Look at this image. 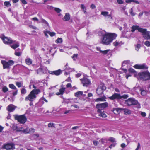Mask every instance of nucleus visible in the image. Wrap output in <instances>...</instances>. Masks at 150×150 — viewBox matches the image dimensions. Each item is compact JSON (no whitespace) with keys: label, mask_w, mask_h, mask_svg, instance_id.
I'll return each mask as SVG.
<instances>
[{"label":"nucleus","mask_w":150,"mask_h":150,"mask_svg":"<svg viewBox=\"0 0 150 150\" xmlns=\"http://www.w3.org/2000/svg\"><path fill=\"white\" fill-rule=\"evenodd\" d=\"M117 36V35L114 33H106L103 35L101 43L104 45H108L112 42Z\"/></svg>","instance_id":"1"},{"label":"nucleus","mask_w":150,"mask_h":150,"mask_svg":"<svg viewBox=\"0 0 150 150\" xmlns=\"http://www.w3.org/2000/svg\"><path fill=\"white\" fill-rule=\"evenodd\" d=\"M125 102L128 106L136 105L138 108H141L140 105L138 101L132 98H130L127 100H125Z\"/></svg>","instance_id":"2"},{"label":"nucleus","mask_w":150,"mask_h":150,"mask_svg":"<svg viewBox=\"0 0 150 150\" xmlns=\"http://www.w3.org/2000/svg\"><path fill=\"white\" fill-rule=\"evenodd\" d=\"M138 76L139 78L144 81L150 80V73L146 71L138 73Z\"/></svg>","instance_id":"3"},{"label":"nucleus","mask_w":150,"mask_h":150,"mask_svg":"<svg viewBox=\"0 0 150 150\" xmlns=\"http://www.w3.org/2000/svg\"><path fill=\"white\" fill-rule=\"evenodd\" d=\"M108 103L107 102L101 103H98L96 105V108L97 109V112H100L101 111L103 110L105 108L108 107Z\"/></svg>","instance_id":"4"},{"label":"nucleus","mask_w":150,"mask_h":150,"mask_svg":"<svg viewBox=\"0 0 150 150\" xmlns=\"http://www.w3.org/2000/svg\"><path fill=\"white\" fill-rule=\"evenodd\" d=\"M106 87L104 83L101 82L96 90V93L98 96L102 95L104 91L106 89Z\"/></svg>","instance_id":"5"},{"label":"nucleus","mask_w":150,"mask_h":150,"mask_svg":"<svg viewBox=\"0 0 150 150\" xmlns=\"http://www.w3.org/2000/svg\"><path fill=\"white\" fill-rule=\"evenodd\" d=\"M1 63L3 65L4 69H10V66L14 64V62L12 60H9L8 61L5 60H1Z\"/></svg>","instance_id":"6"},{"label":"nucleus","mask_w":150,"mask_h":150,"mask_svg":"<svg viewBox=\"0 0 150 150\" xmlns=\"http://www.w3.org/2000/svg\"><path fill=\"white\" fill-rule=\"evenodd\" d=\"M15 119L17 120L21 123L24 124L27 121V118L24 115H14Z\"/></svg>","instance_id":"7"},{"label":"nucleus","mask_w":150,"mask_h":150,"mask_svg":"<svg viewBox=\"0 0 150 150\" xmlns=\"http://www.w3.org/2000/svg\"><path fill=\"white\" fill-rule=\"evenodd\" d=\"M2 148L6 150H13L15 149V144L13 143H8L4 144Z\"/></svg>","instance_id":"8"},{"label":"nucleus","mask_w":150,"mask_h":150,"mask_svg":"<svg viewBox=\"0 0 150 150\" xmlns=\"http://www.w3.org/2000/svg\"><path fill=\"white\" fill-rule=\"evenodd\" d=\"M0 38L5 44H10L13 42V40L10 38L5 37L4 35H1Z\"/></svg>","instance_id":"9"},{"label":"nucleus","mask_w":150,"mask_h":150,"mask_svg":"<svg viewBox=\"0 0 150 150\" xmlns=\"http://www.w3.org/2000/svg\"><path fill=\"white\" fill-rule=\"evenodd\" d=\"M142 33L143 37L146 40H150V31H147L146 29H143L141 32Z\"/></svg>","instance_id":"10"},{"label":"nucleus","mask_w":150,"mask_h":150,"mask_svg":"<svg viewBox=\"0 0 150 150\" xmlns=\"http://www.w3.org/2000/svg\"><path fill=\"white\" fill-rule=\"evenodd\" d=\"M36 97V96L34 95L31 91L30 94L25 98V100L26 101L29 100L31 102L33 101V100Z\"/></svg>","instance_id":"11"},{"label":"nucleus","mask_w":150,"mask_h":150,"mask_svg":"<svg viewBox=\"0 0 150 150\" xmlns=\"http://www.w3.org/2000/svg\"><path fill=\"white\" fill-rule=\"evenodd\" d=\"M80 80L81 81L83 86H87L90 84V81L86 77H83L82 79H80Z\"/></svg>","instance_id":"12"},{"label":"nucleus","mask_w":150,"mask_h":150,"mask_svg":"<svg viewBox=\"0 0 150 150\" xmlns=\"http://www.w3.org/2000/svg\"><path fill=\"white\" fill-rule=\"evenodd\" d=\"M96 48L98 51L100 52L101 53L104 55L108 54V55H112V54H111V50H100V48L99 47H97Z\"/></svg>","instance_id":"13"},{"label":"nucleus","mask_w":150,"mask_h":150,"mask_svg":"<svg viewBox=\"0 0 150 150\" xmlns=\"http://www.w3.org/2000/svg\"><path fill=\"white\" fill-rule=\"evenodd\" d=\"M134 67L137 69H147L148 68V67L145 65V64L142 65L135 64L134 66Z\"/></svg>","instance_id":"14"},{"label":"nucleus","mask_w":150,"mask_h":150,"mask_svg":"<svg viewBox=\"0 0 150 150\" xmlns=\"http://www.w3.org/2000/svg\"><path fill=\"white\" fill-rule=\"evenodd\" d=\"M120 94L116 93H114L112 96L108 97V98L112 100L115 99H120Z\"/></svg>","instance_id":"15"},{"label":"nucleus","mask_w":150,"mask_h":150,"mask_svg":"<svg viewBox=\"0 0 150 150\" xmlns=\"http://www.w3.org/2000/svg\"><path fill=\"white\" fill-rule=\"evenodd\" d=\"M11 45H10L11 47L14 49H15L18 48L19 46V43L17 41L15 40H13V42L11 43Z\"/></svg>","instance_id":"16"},{"label":"nucleus","mask_w":150,"mask_h":150,"mask_svg":"<svg viewBox=\"0 0 150 150\" xmlns=\"http://www.w3.org/2000/svg\"><path fill=\"white\" fill-rule=\"evenodd\" d=\"M131 28L132 29L131 31L132 32H134L136 30H137L139 32H142V30H143V29L139 27L138 26L134 25H133Z\"/></svg>","instance_id":"17"},{"label":"nucleus","mask_w":150,"mask_h":150,"mask_svg":"<svg viewBox=\"0 0 150 150\" xmlns=\"http://www.w3.org/2000/svg\"><path fill=\"white\" fill-rule=\"evenodd\" d=\"M17 107L13 104H10L7 108V110L10 112H12L15 110Z\"/></svg>","instance_id":"18"},{"label":"nucleus","mask_w":150,"mask_h":150,"mask_svg":"<svg viewBox=\"0 0 150 150\" xmlns=\"http://www.w3.org/2000/svg\"><path fill=\"white\" fill-rule=\"evenodd\" d=\"M64 86L62 85L61 86V88L59 89V92H57L56 93V94L57 95H63L65 91V88L63 87Z\"/></svg>","instance_id":"19"},{"label":"nucleus","mask_w":150,"mask_h":150,"mask_svg":"<svg viewBox=\"0 0 150 150\" xmlns=\"http://www.w3.org/2000/svg\"><path fill=\"white\" fill-rule=\"evenodd\" d=\"M97 113L98 114V116H99L102 117L103 118H105L107 117L105 112L104 111H101L100 112Z\"/></svg>","instance_id":"20"},{"label":"nucleus","mask_w":150,"mask_h":150,"mask_svg":"<svg viewBox=\"0 0 150 150\" xmlns=\"http://www.w3.org/2000/svg\"><path fill=\"white\" fill-rule=\"evenodd\" d=\"M62 72V71L60 69H59L58 70L53 71L51 74L52 75L58 76L60 75Z\"/></svg>","instance_id":"21"},{"label":"nucleus","mask_w":150,"mask_h":150,"mask_svg":"<svg viewBox=\"0 0 150 150\" xmlns=\"http://www.w3.org/2000/svg\"><path fill=\"white\" fill-rule=\"evenodd\" d=\"M70 19V15L69 13H65L64 17L62 18L63 21H68Z\"/></svg>","instance_id":"22"},{"label":"nucleus","mask_w":150,"mask_h":150,"mask_svg":"<svg viewBox=\"0 0 150 150\" xmlns=\"http://www.w3.org/2000/svg\"><path fill=\"white\" fill-rule=\"evenodd\" d=\"M106 98L105 96H104L102 97L98 98L95 100L96 102H98L100 101H106Z\"/></svg>","instance_id":"23"},{"label":"nucleus","mask_w":150,"mask_h":150,"mask_svg":"<svg viewBox=\"0 0 150 150\" xmlns=\"http://www.w3.org/2000/svg\"><path fill=\"white\" fill-rule=\"evenodd\" d=\"M31 91L34 95L36 96V95H38L41 92L39 89H33Z\"/></svg>","instance_id":"24"},{"label":"nucleus","mask_w":150,"mask_h":150,"mask_svg":"<svg viewBox=\"0 0 150 150\" xmlns=\"http://www.w3.org/2000/svg\"><path fill=\"white\" fill-rule=\"evenodd\" d=\"M113 44L115 46H121L122 43L121 41L116 40Z\"/></svg>","instance_id":"25"},{"label":"nucleus","mask_w":150,"mask_h":150,"mask_svg":"<svg viewBox=\"0 0 150 150\" xmlns=\"http://www.w3.org/2000/svg\"><path fill=\"white\" fill-rule=\"evenodd\" d=\"M25 62L27 64L30 65L32 63V60L29 58H27L25 59Z\"/></svg>","instance_id":"26"},{"label":"nucleus","mask_w":150,"mask_h":150,"mask_svg":"<svg viewBox=\"0 0 150 150\" xmlns=\"http://www.w3.org/2000/svg\"><path fill=\"white\" fill-rule=\"evenodd\" d=\"M83 92L81 91H79L75 93V96L76 97L81 96L83 94Z\"/></svg>","instance_id":"27"},{"label":"nucleus","mask_w":150,"mask_h":150,"mask_svg":"<svg viewBox=\"0 0 150 150\" xmlns=\"http://www.w3.org/2000/svg\"><path fill=\"white\" fill-rule=\"evenodd\" d=\"M125 114H129L131 113V110L127 109H123Z\"/></svg>","instance_id":"28"},{"label":"nucleus","mask_w":150,"mask_h":150,"mask_svg":"<svg viewBox=\"0 0 150 150\" xmlns=\"http://www.w3.org/2000/svg\"><path fill=\"white\" fill-rule=\"evenodd\" d=\"M38 74H41L43 73V69L42 67H40L37 70Z\"/></svg>","instance_id":"29"},{"label":"nucleus","mask_w":150,"mask_h":150,"mask_svg":"<svg viewBox=\"0 0 150 150\" xmlns=\"http://www.w3.org/2000/svg\"><path fill=\"white\" fill-rule=\"evenodd\" d=\"M126 2L127 3H131L132 2H133L137 4L139 3L138 1L136 0H127L126 1Z\"/></svg>","instance_id":"30"},{"label":"nucleus","mask_w":150,"mask_h":150,"mask_svg":"<svg viewBox=\"0 0 150 150\" xmlns=\"http://www.w3.org/2000/svg\"><path fill=\"white\" fill-rule=\"evenodd\" d=\"M141 91V94L142 96H145L146 94V91L143 89L141 88L140 89Z\"/></svg>","instance_id":"31"},{"label":"nucleus","mask_w":150,"mask_h":150,"mask_svg":"<svg viewBox=\"0 0 150 150\" xmlns=\"http://www.w3.org/2000/svg\"><path fill=\"white\" fill-rule=\"evenodd\" d=\"M109 12L106 11H102L101 12V15L104 16H107L108 15Z\"/></svg>","instance_id":"32"},{"label":"nucleus","mask_w":150,"mask_h":150,"mask_svg":"<svg viewBox=\"0 0 150 150\" xmlns=\"http://www.w3.org/2000/svg\"><path fill=\"white\" fill-rule=\"evenodd\" d=\"M135 49L137 51H138L140 48L141 45L140 44H137L135 45Z\"/></svg>","instance_id":"33"},{"label":"nucleus","mask_w":150,"mask_h":150,"mask_svg":"<svg viewBox=\"0 0 150 150\" xmlns=\"http://www.w3.org/2000/svg\"><path fill=\"white\" fill-rule=\"evenodd\" d=\"M128 97V95L127 94H124L122 96H121L120 95V99H121L122 98L125 99H127Z\"/></svg>","instance_id":"34"},{"label":"nucleus","mask_w":150,"mask_h":150,"mask_svg":"<svg viewBox=\"0 0 150 150\" xmlns=\"http://www.w3.org/2000/svg\"><path fill=\"white\" fill-rule=\"evenodd\" d=\"M62 42V39L61 38H58L55 41V42L57 43H61Z\"/></svg>","instance_id":"35"},{"label":"nucleus","mask_w":150,"mask_h":150,"mask_svg":"<svg viewBox=\"0 0 150 150\" xmlns=\"http://www.w3.org/2000/svg\"><path fill=\"white\" fill-rule=\"evenodd\" d=\"M4 4L5 6L7 7L11 6V4L9 1H5L4 3Z\"/></svg>","instance_id":"36"},{"label":"nucleus","mask_w":150,"mask_h":150,"mask_svg":"<svg viewBox=\"0 0 150 150\" xmlns=\"http://www.w3.org/2000/svg\"><path fill=\"white\" fill-rule=\"evenodd\" d=\"M48 126L49 127H53L54 128H55L54 124L53 123H49L48 124Z\"/></svg>","instance_id":"37"},{"label":"nucleus","mask_w":150,"mask_h":150,"mask_svg":"<svg viewBox=\"0 0 150 150\" xmlns=\"http://www.w3.org/2000/svg\"><path fill=\"white\" fill-rule=\"evenodd\" d=\"M35 131V130L34 128H31L29 129L28 132L32 134L34 133Z\"/></svg>","instance_id":"38"},{"label":"nucleus","mask_w":150,"mask_h":150,"mask_svg":"<svg viewBox=\"0 0 150 150\" xmlns=\"http://www.w3.org/2000/svg\"><path fill=\"white\" fill-rule=\"evenodd\" d=\"M9 86L11 89L15 90H16L17 89L16 87L13 84H10L9 85Z\"/></svg>","instance_id":"39"},{"label":"nucleus","mask_w":150,"mask_h":150,"mask_svg":"<svg viewBox=\"0 0 150 150\" xmlns=\"http://www.w3.org/2000/svg\"><path fill=\"white\" fill-rule=\"evenodd\" d=\"M108 140L111 142H114L115 141V139L112 137H110L108 139Z\"/></svg>","instance_id":"40"},{"label":"nucleus","mask_w":150,"mask_h":150,"mask_svg":"<svg viewBox=\"0 0 150 150\" xmlns=\"http://www.w3.org/2000/svg\"><path fill=\"white\" fill-rule=\"evenodd\" d=\"M21 94H25L26 93V90L25 89L23 88L21 89Z\"/></svg>","instance_id":"41"},{"label":"nucleus","mask_w":150,"mask_h":150,"mask_svg":"<svg viewBox=\"0 0 150 150\" xmlns=\"http://www.w3.org/2000/svg\"><path fill=\"white\" fill-rule=\"evenodd\" d=\"M2 91L4 93H6L8 91V89L6 86H4L2 88Z\"/></svg>","instance_id":"42"},{"label":"nucleus","mask_w":150,"mask_h":150,"mask_svg":"<svg viewBox=\"0 0 150 150\" xmlns=\"http://www.w3.org/2000/svg\"><path fill=\"white\" fill-rule=\"evenodd\" d=\"M133 8H132L130 10L129 13L132 16H134L136 14V13L133 12Z\"/></svg>","instance_id":"43"},{"label":"nucleus","mask_w":150,"mask_h":150,"mask_svg":"<svg viewBox=\"0 0 150 150\" xmlns=\"http://www.w3.org/2000/svg\"><path fill=\"white\" fill-rule=\"evenodd\" d=\"M128 71L131 73H134L136 72L135 70L132 68H130L128 69Z\"/></svg>","instance_id":"44"},{"label":"nucleus","mask_w":150,"mask_h":150,"mask_svg":"<svg viewBox=\"0 0 150 150\" xmlns=\"http://www.w3.org/2000/svg\"><path fill=\"white\" fill-rule=\"evenodd\" d=\"M47 33L51 36H53L55 35V33L54 32H50V31H48Z\"/></svg>","instance_id":"45"},{"label":"nucleus","mask_w":150,"mask_h":150,"mask_svg":"<svg viewBox=\"0 0 150 150\" xmlns=\"http://www.w3.org/2000/svg\"><path fill=\"white\" fill-rule=\"evenodd\" d=\"M16 84L18 88L21 87L22 86L21 83L18 82H16Z\"/></svg>","instance_id":"46"},{"label":"nucleus","mask_w":150,"mask_h":150,"mask_svg":"<svg viewBox=\"0 0 150 150\" xmlns=\"http://www.w3.org/2000/svg\"><path fill=\"white\" fill-rule=\"evenodd\" d=\"M144 44L147 47H150V42L146 41L145 42Z\"/></svg>","instance_id":"47"},{"label":"nucleus","mask_w":150,"mask_h":150,"mask_svg":"<svg viewBox=\"0 0 150 150\" xmlns=\"http://www.w3.org/2000/svg\"><path fill=\"white\" fill-rule=\"evenodd\" d=\"M123 110L122 108H116L114 109V110L118 112H120L121 110Z\"/></svg>","instance_id":"48"},{"label":"nucleus","mask_w":150,"mask_h":150,"mask_svg":"<svg viewBox=\"0 0 150 150\" xmlns=\"http://www.w3.org/2000/svg\"><path fill=\"white\" fill-rule=\"evenodd\" d=\"M21 52H15V54L17 56H20L21 55Z\"/></svg>","instance_id":"49"},{"label":"nucleus","mask_w":150,"mask_h":150,"mask_svg":"<svg viewBox=\"0 0 150 150\" xmlns=\"http://www.w3.org/2000/svg\"><path fill=\"white\" fill-rule=\"evenodd\" d=\"M117 144L116 143H113V144H111L109 146V147L110 148V149H111L113 147H114L115 146L116 144Z\"/></svg>","instance_id":"50"},{"label":"nucleus","mask_w":150,"mask_h":150,"mask_svg":"<svg viewBox=\"0 0 150 150\" xmlns=\"http://www.w3.org/2000/svg\"><path fill=\"white\" fill-rule=\"evenodd\" d=\"M54 10L58 13H59L61 11V10L60 9L57 8H54Z\"/></svg>","instance_id":"51"},{"label":"nucleus","mask_w":150,"mask_h":150,"mask_svg":"<svg viewBox=\"0 0 150 150\" xmlns=\"http://www.w3.org/2000/svg\"><path fill=\"white\" fill-rule=\"evenodd\" d=\"M66 87L67 88H71L72 87L71 84L70 83H67L66 85Z\"/></svg>","instance_id":"52"},{"label":"nucleus","mask_w":150,"mask_h":150,"mask_svg":"<svg viewBox=\"0 0 150 150\" xmlns=\"http://www.w3.org/2000/svg\"><path fill=\"white\" fill-rule=\"evenodd\" d=\"M126 6H124L123 7H121V10L123 12H124L125 11V10L126 9Z\"/></svg>","instance_id":"53"},{"label":"nucleus","mask_w":150,"mask_h":150,"mask_svg":"<svg viewBox=\"0 0 150 150\" xmlns=\"http://www.w3.org/2000/svg\"><path fill=\"white\" fill-rule=\"evenodd\" d=\"M117 3L119 4H122L124 3L123 1L122 0H117Z\"/></svg>","instance_id":"54"},{"label":"nucleus","mask_w":150,"mask_h":150,"mask_svg":"<svg viewBox=\"0 0 150 150\" xmlns=\"http://www.w3.org/2000/svg\"><path fill=\"white\" fill-rule=\"evenodd\" d=\"M93 143L94 146H96L98 144V142L97 141L94 140L93 141Z\"/></svg>","instance_id":"55"},{"label":"nucleus","mask_w":150,"mask_h":150,"mask_svg":"<svg viewBox=\"0 0 150 150\" xmlns=\"http://www.w3.org/2000/svg\"><path fill=\"white\" fill-rule=\"evenodd\" d=\"M141 115L143 117H145L146 115V114L145 112H142L141 113Z\"/></svg>","instance_id":"56"},{"label":"nucleus","mask_w":150,"mask_h":150,"mask_svg":"<svg viewBox=\"0 0 150 150\" xmlns=\"http://www.w3.org/2000/svg\"><path fill=\"white\" fill-rule=\"evenodd\" d=\"M105 139H104L102 138L99 140V142H101L102 144H103L105 143Z\"/></svg>","instance_id":"57"},{"label":"nucleus","mask_w":150,"mask_h":150,"mask_svg":"<svg viewBox=\"0 0 150 150\" xmlns=\"http://www.w3.org/2000/svg\"><path fill=\"white\" fill-rule=\"evenodd\" d=\"M140 148V144L139 142L138 143L137 146L135 150H138Z\"/></svg>","instance_id":"58"},{"label":"nucleus","mask_w":150,"mask_h":150,"mask_svg":"<svg viewBox=\"0 0 150 150\" xmlns=\"http://www.w3.org/2000/svg\"><path fill=\"white\" fill-rule=\"evenodd\" d=\"M82 75V74L81 73H78L76 74V76L77 78L80 77Z\"/></svg>","instance_id":"59"},{"label":"nucleus","mask_w":150,"mask_h":150,"mask_svg":"<svg viewBox=\"0 0 150 150\" xmlns=\"http://www.w3.org/2000/svg\"><path fill=\"white\" fill-rule=\"evenodd\" d=\"M20 1L24 4H27V2L25 0H20Z\"/></svg>","instance_id":"60"},{"label":"nucleus","mask_w":150,"mask_h":150,"mask_svg":"<svg viewBox=\"0 0 150 150\" xmlns=\"http://www.w3.org/2000/svg\"><path fill=\"white\" fill-rule=\"evenodd\" d=\"M90 7L91 8L93 9L95 8L96 7L93 4H92L91 5Z\"/></svg>","instance_id":"61"},{"label":"nucleus","mask_w":150,"mask_h":150,"mask_svg":"<svg viewBox=\"0 0 150 150\" xmlns=\"http://www.w3.org/2000/svg\"><path fill=\"white\" fill-rule=\"evenodd\" d=\"M17 92H18V90L16 89V91H15L13 92V95L14 96H15L16 95H17Z\"/></svg>","instance_id":"62"},{"label":"nucleus","mask_w":150,"mask_h":150,"mask_svg":"<svg viewBox=\"0 0 150 150\" xmlns=\"http://www.w3.org/2000/svg\"><path fill=\"white\" fill-rule=\"evenodd\" d=\"M29 26L30 28L33 29L35 30L37 29V28L35 26H34L32 25H30Z\"/></svg>","instance_id":"63"},{"label":"nucleus","mask_w":150,"mask_h":150,"mask_svg":"<svg viewBox=\"0 0 150 150\" xmlns=\"http://www.w3.org/2000/svg\"><path fill=\"white\" fill-rule=\"evenodd\" d=\"M81 9H83V10L86 9V7L84 6V5L83 4H81Z\"/></svg>","instance_id":"64"}]
</instances>
